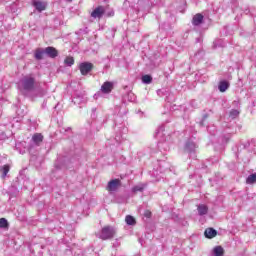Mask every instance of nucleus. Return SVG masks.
Wrapping results in <instances>:
<instances>
[{
  "mask_svg": "<svg viewBox=\"0 0 256 256\" xmlns=\"http://www.w3.org/2000/svg\"><path fill=\"white\" fill-rule=\"evenodd\" d=\"M18 87L22 91H33V89H35V77H33V75L24 76L20 80Z\"/></svg>",
  "mask_w": 256,
  "mask_h": 256,
  "instance_id": "nucleus-1",
  "label": "nucleus"
},
{
  "mask_svg": "<svg viewBox=\"0 0 256 256\" xmlns=\"http://www.w3.org/2000/svg\"><path fill=\"white\" fill-rule=\"evenodd\" d=\"M114 236L115 229L111 226H105L98 234L99 239H102L103 241H107V239H113Z\"/></svg>",
  "mask_w": 256,
  "mask_h": 256,
  "instance_id": "nucleus-2",
  "label": "nucleus"
},
{
  "mask_svg": "<svg viewBox=\"0 0 256 256\" xmlns=\"http://www.w3.org/2000/svg\"><path fill=\"white\" fill-rule=\"evenodd\" d=\"M119 187H121V180L113 179L110 182H108L106 189L107 191H109V193H115V191H117Z\"/></svg>",
  "mask_w": 256,
  "mask_h": 256,
  "instance_id": "nucleus-3",
  "label": "nucleus"
},
{
  "mask_svg": "<svg viewBox=\"0 0 256 256\" xmlns=\"http://www.w3.org/2000/svg\"><path fill=\"white\" fill-rule=\"evenodd\" d=\"M81 75H88L93 70V64L90 62H83L79 66Z\"/></svg>",
  "mask_w": 256,
  "mask_h": 256,
  "instance_id": "nucleus-4",
  "label": "nucleus"
},
{
  "mask_svg": "<svg viewBox=\"0 0 256 256\" xmlns=\"http://www.w3.org/2000/svg\"><path fill=\"white\" fill-rule=\"evenodd\" d=\"M105 15V7L98 6L94 11L91 13V17L94 19H101Z\"/></svg>",
  "mask_w": 256,
  "mask_h": 256,
  "instance_id": "nucleus-5",
  "label": "nucleus"
},
{
  "mask_svg": "<svg viewBox=\"0 0 256 256\" xmlns=\"http://www.w3.org/2000/svg\"><path fill=\"white\" fill-rule=\"evenodd\" d=\"M44 53H46L51 59H55L59 55V51L55 47L48 46L44 49Z\"/></svg>",
  "mask_w": 256,
  "mask_h": 256,
  "instance_id": "nucleus-6",
  "label": "nucleus"
},
{
  "mask_svg": "<svg viewBox=\"0 0 256 256\" xmlns=\"http://www.w3.org/2000/svg\"><path fill=\"white\" fill-rule=\"evenodd\" d=\"M33 5L39 12L45 11V9H47V3L41 0H33Z\"/></svg>",
  "mask_w": 256,
  "mask_h": 256,
  "instance_id": "nucleus-7",
  "label": "nucleus"
},
{
  "mask_svg": "<svg viewBox=\"0 0 256 256\" xmlns=\"http://www.w3.org/2000/svg\"><path fill=\"white\" fill-rule=\"evenodd\" d=\"M205 237L207 239H213V237H217V230L213 228H207L204 232Z\"/></svg>",
  "mask_w": 256,
  "mask_h": 256,
  "instance_id": "nucleus-8",
  "label": "nucleus"
},
{
  "mask_svg": "<svg viewBox=\"0 0 256 256\" xmlns=\"http://www.w3.org/2000/svg\"><path fill=\"white\" fill-rule=\"evenodd\" d=\"M32 141L39 147L43 143V135L41 133H36L32 136Z\"/></svg>",
  "mask_w": 256,
  "mask_h": 256,
  "instance_id": "nucleus-9",
  "label": "nucleus"
},
{
  "mask_svg": "<svg viewBox=\"0 0 256 256\" xmlns=\"http://www.w3.org/2000/svg\"><path fill=\"white\" fill-rule=\"evenodd\" d=\"M102 93H111L113 91V84L111 82H105L101 87Z\"/></svg>",
  "mask_w": 256,
  "mask_h": 256,
  "instance_id": "nucleus-10",
  "label": "nucleus"
},
{
  "mask_svg": "<svg viewBox=\"0 0 256 256\" xmlns=\"http://www.w3.org/2000/svg\"><path fill=\"white\" fill-rule=\"evenodd\" d=\"M203 23V16L202 14H196L193 19H192V24L195 25L196 27L201 25Z\"/></svg>",
  "mask_w": 256,
  "mask_h": 256,
  "instance_id": "nucleus-11",
  "label": "nucleus"
},
{
  "mask_svg": "<svg viewBox=\"0 0 256 256\" xmlns=\"http://www.w3.org/2000/svg\"><path fill=\"white\" fill-rule=\"evenodd\" d=\"M198 214L199 215H207L209 208L205 204L198 205Z\"/></svg>",
  "mask_w": 256,
  "mask_h": 256,
  "instance_id": "nucleus-12",
  "label": "nucleus"
},
{
  "mask_svg": "<svg viewBox=\"0 0 256 256\" xmlns=\"http://www.w3.org/2000/svg\"><path fill=\"white\" fill-rule=\"evenodd\" d=\"M45 53V50L42 48H38L35 50L34 57L37 59V61H41L43 59V54Z\"/></svg>",
  "mask_w": 256,
  "mask_h": 256,
  "instance_id": "nucleus-13",
  "label": "nucleus"
},
{
  "mask_svg": "<svg viewBox=\"0 0 256 256\" xmlns=\"http://www.w3.org/2000/svg\"><path fill=\"white\" fill-rule=\"evenodd\" d=\"M218 89L221 93H225V91L229 89V82L221 81L219 83Z\"/></svg>",
  "mask_w": 256,
  "mask_h": 256,
  "instance_id": "nucleus-14",
  "label": "nucleus"
},
{
  "mask_svg": "<svg viewBox=\"0 0 256 256\" xmlns=\"http://www.w3.org/2000/svg\"><path fill=\"white\" fill-rule=\"evenodd\" d=\"M214 256H223L225 253V250L221 246H216L213 249Z\"/></svg>",
  "mask_w": 256,
  "mask_h": 256,
  "instance_id": "nucleus-15",
  "label": "nucleus"
},
{
  "mask_svg": "<svg viewBox=\"0 0 256 256\" xmlns=\"http://www.w3.org/2000/svg\"><path fill=\"white\" fill-rule=\"evenodd\" d=\"M125 221H126L127 225H136L137 224V221L131 215H127L125 218Z\"/></svg>",
  "mask_w": 256,
  "mask_h": 256,
  "instance_id": "nucleus-16",
  "label": "nucleus"
},
{
  "mask_svg": "<svg viewBox=\"0 0 256 256\" xmlns=\"http://www.w3.org/2000/svg\"><path fill=\"white\" fill-rule=\"evenodd\" d=\"M65 65H68V67H71L72 65H75V59L71 56H68L64 60Z\"/></svg>",
  "mask_w": 256,
  "mask_h": 256,
  "instance_id": "nucleus-17",
  "label": "nucleus"
},
{
  "mask_svg": "<svg viewBox=\"0 0 256 256\" xmlns=\"http://www.w3.org/2000/svg\"><path fill=\"white\" fill-rule=\"evenodd\" d=\"M246 183L248 185H253V183H256V173L249 175L246 180Z\"/></svg>",
  "mask_w": 256,
  "mask_h": 256,
  "instance_id": "nucleus-18",
  "label": "nucleus"
},
{
  "mask_svg": "<svg viewBox=\"0 0 256 256\" xmlns=\"http://www.w3.org/2000/svg\"><path fill=\"white\" fill-rule=\"evenodd\" d=\"M153 78L150 75H144L142 76V83H146V85H149L152 83Z\"/></svg>",
  "mask_w": 256,
  "mask_h": 256,
  "instance_id": "nucleus-19",
  "label": "nucleus"
},
{
  "mask_svg": "<svg viewBox=\"0 0 256 256\" xmlns=\"http://www.w3.org/2000/svg\"><path fill=\"white\" fill-rule=\"evenodd\" d=\"M6 227H9V223L7 222V219L0 218V229H5Z\"/></svg>",
  "mask_w": 256,
  "mask_h": 256,
  "instance_id": "nucleus-20",
  "label": "nucleus"
},
{
  "mask_svg": "<svg viewBox=\"0 0 256 256\" xmlns=\"http://www.w3.org/2000/svg\"><path fill=\"white\" fill-rule=\"evenodd\" d=\"M10 167L9 165H4L2 168L3 178L7 177V173H9Z\"/></svg>",
  "mask_w": 256,
  "mask_h": 256,
  "instance_id": "nucleus-21",
  "label": "nucleus"
},
{
  "mask_svg": "<svg viewBox=\"0 0 256 256\" xmlns=\"http://www.w3.org/2000/svg\"><path fill=\"white\" fill-rule=\"evenodd\" d=\"M143 189H144L143 186H135V187L133 188V192H134V193H137V191H143Z\"/></svg>",
  "mask_w": 256,
  "mask_h": 256,
  "instance_id": "nucleus-22",
  "label": "nucleus"
},
{
  "mask_svg": "<svg viewBox=\"0 0 256 256\" xmlns=\"http://www.w3.org/2000/svg\"><path fill=\"white\" fill-rule=\"evenodd\" d=\"M144 217H147L149 219L151 217V211L146 210L144 213Z\"/></svg>",
  "mask_w": 256,
  "mask_h": 256,
  "instance_id": "nucleus-23",
  "label": "nucleus"
},
{
  "mask_svg": "<svg viewBox=\"0 0 256 256\" xmlns=\"http://www.w3.org/2000/svg\"><path fill=\"white\" fill-rule=\"evenodd\" d=\"M234 114L235 115H239V112H237V110L234 111Z\"/></svg>",
  "mask_w": 256,
  "mask_h": 256,
  "instance_id": "nucleus-24",
  "label": "nucleus"
}]
</instances>
